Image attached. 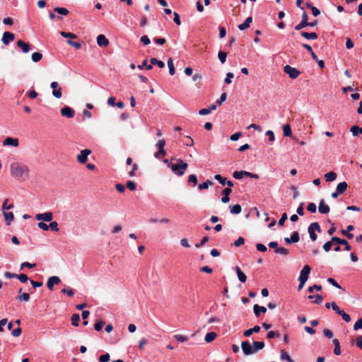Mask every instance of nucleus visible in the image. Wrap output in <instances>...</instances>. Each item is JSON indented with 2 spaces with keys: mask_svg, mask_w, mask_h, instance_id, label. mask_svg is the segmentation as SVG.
I'll use <instances>...</instances> for the list:
<instances>
[{
  "mask_svg": "<svg viewBox=\"0 0 362 362\" xmlns=\"http://www.w3.org/2000/svg\"><path fill=\"white\" fill-rule=\"evenodd\" d=\"M168 167L171 169L172 172L177 175L182 176L185 173V170L188 167V164L184 162L181 159L177 160V163L176 164H169Z\"/></svg>",
  "mask_w": 362,
  "mask_h": 362,
  "instance_id": "nucleus-1",
  "label": "nucleus"
},
{
  "mask_svg": "<svg viewBox=\"0 0 362 362\" xmlns=\"http://www.w3.org/2000/svg\"><path fill=\"white\" fill-rule=\"evenodd\" d=\"M333 243L343 244L344 245V250L346 251H349L351 250V246L349 245V243L346 240L341 239L338 237L333 236L331 238V240H329L324 244L323 249L325 250V251L329 252L331 250V247H332Z\"/></svg>",
  "mask_w": 362,
  "mask_h": 362,
  "instance_id": "nucleus-2",
  "label": "nucleus"
},
{
  "mask_svg": "<svg viewBox=\"0 0 362 362\" xmlns=\"http://www.w3.org/2000/svg\"><path fill=\"white\" fill-rule=\"evenodd\" d=\"M11 174L17 179L23 175V167L21 163L16 162L11 165Z\"/></svg>",
  "mask_w": 362,
  "mask_h": 362,
  "instance_id": "nucleus-3",
  "label": "nucleus"
},
{
  "mask_svg": "<svg viewBox=\"0 0 362 362\" xmlns=\"http://www.w3.org/2000/svg\"><path fill=\"white\" fill-rule=\"evenodd\" d=\"M308 233L310 235V238L312 241H315L317 238V235L315 233V231H317L318 233L321 232V228L318 223L315 222L312 223L308 228Z\"/></svg>",
  "mask_w": 362,
  "mask_h": 362,
  "instance_id": "nucleus-4",
  "label": "nucleus"
},
{
  "mask_svg": "<svg viewBox=\"0 0 362 362\" xmlns=\"http://www.w3.org/2000/svg\"><path fill=\"white\" fill-rule=\"evenodd\" d=\"M165 141L164 139H160L156 144L158 148V151L154 153V156L156 158H160L161 157L166 155V151L165 150Z\"/></svg>",
  "mask_w": 362,
  "mask_h": 362,
  "instance_id": "nucleus-5",
  "label": "nucleus"
},
{
  "mask_svg": "<svg viewBox=\"0 0 362 362\" xmlns=\"http://www.w3.org/2000/svg\"><path fill=\"white\" fill-rule=\"evenodd\" d=\"M284 71L292 79L296 78L300 74V72L297 69L289 65L285 66L284 67Z\"/></svg>",
  "mask_w": 362,
  "mask_h": 362,
  "instance_id": "nucleus-6",
  "label": "nucleus"
},
{
  "mask_svg": "<svg viewBox=\"0 0 362 362\" xmlns=\"http://www.w3.org/2000/svg\"><path fill=\"white\" fill-rule=\"evenodd\" d=\"M50 87L52 88V95L56 98H61L62 96V88L59 86L58 82L53 81L50 84Z\"/></svg>",
  "mask_w": 362,
  "mask_h": 362,
  "instance_id": "nucleus-7",
  "label": "nucleus"
},
{
  "mask_svg": "<svg viewBox=\"0 0 362 362\" xmlns=\"http://www.w3.org/2000/svg\"><path fill=\"white\" fill-rule=\"evenodd\" d=\"M311 271V268L309 265L306 264L303 267L302 270L300 271V276L298 278V281H307L309 274Z\"/></svg>",
  "mask_w": 362,
  "mask_h": 362,
  "instance_id": "nucleus-8",
  "label": "nucleus"
},
{
  "mask_svg": "<svg viewBox=\"0 0 362 362\" xmlns=\"http://www.w3.org/2000/svg\"><path fill=\"white\" fill-rule=\"evenodd\" d=\"M91 153L89 149H83L77 156V160L80 163H85L88 160V156Z\"/></svg>",
  "mask_w": 362,
  "mask_h": 362,
  "instance_id": "nucleus-9",
  "label": "nucleus"
},
{
  "mask_svg": "<svg viewBox=\"0 0 362 362\" xmlns=\"http://www.w3.org/2000/svg\"><path fill=\"white\" fill-rule=\"evenodd\" d=\"M15 39V35L12 33L6 31L4 33L1 41L4 45H8L10 42Z\"/></svg>",
  "mask_w": 362,
  "mask_h": 362,
  "instance_id": "nucleus-10",
  "label": "nucleus"
},
{
  "mask_svg": "<svg viewBox=\"0 0 362 362\" xmlns=\"http://www.w3.org/2000/svg\"><path fill=\"white\" fill-rule=\"evenodd\" d=\"M37 221H43L49 222L53 219V214L52 212H45L43 214H38L35 216Z\"/></svg>",
  "mask_w": 362,
  "mask_h": 362,
  "instance_id": "nucleus-11",
  "label": "nucleus"
},
{
  "mask_svg": "<svg viewBox=\"0 0 362 362\" xmlns=\"http://www.w3.org/2000/svg\"><path fill=\"white\" fill-rule=\"evenodd\" d=\"M241 348L245 355L249 356L254 354L251 344L247 341L241 343Z\"/></svg>",
  "mask_w": 362,
  "mask_h": 362,
  "instance_id": "nucleus-12",
  "label": "nucleus"
},
{
  "mask_svg": "<svg viewBox=\"0 0 362 362\" xmlns=\"http://www.w3.org/2000/svg\"><path fill=\"white\" fill-rule=\"evenodd\" d=\"M74 110L70 107L65 106L61 109V115L67 118H73L74 117Z\"/></svg>",
  "mask_w": 362,
  "mask_h": 362,
  "instance_id": "nucleus-13",
  "label": "nucleus"
},
{
  "mask_svg": "<svg viewBox=\"0 0 362 362\" xmlns=\"http://www.w3.org/2000/svg\"><path fill=\"white\" fill-rule=\"evenodd\" d=\"M59 283H60L59 277H58L57 276H53L48 279V281L47 283V286L49 290L52 291L54 288V286L59 284Z\"/></svg>",
  "mask_w": 362,
  "mask_h": 362,
  "instance_id": "nucleus-14",
  "label": "nucleus"
},
{
  "mask_svg": "<svg viewBox=\"0 0 362 362\" xmlns=\"http://www.w3.org/2000/svg\"><path fill=\"white\" fill-rule=\"evenodd\" d=\"M308 17L307 13H303V15H302V20L300 21L299 24L296 25L295 30H300L303 28L308 26Z\"/></svg>",
  "mask_w": 362,
  "mask_h": 362,
  "instance_id": "nucleus-15",
  "label": "nucleus"
},
{
  "mask_svg": "<svg viewBox=\"0 0 362 362\" xmlns=\"http://www.w3.org/2000/svg\"><path fill=\"white\" fill-rule=\"evenodd\" d=\"M19 145V141L18 139L7 137L3 141V146H11L14 147H17Z\"/></svg>",
  "mask_w": 362,
  "mask_h": 362,
  "instance_id": "nucleus-16",
  "label": "nucleus"
},
{
  "mask_svg": "<svg viewBox=\"0 0 362 362\" xmlns=\"http://www.w3.org/2000/svg\"><path fill=\"white\" fill-rule=\"evenodd\" d=\"M319 212L322 214H327L329 212L330 209L329 206L325 203V202L322 199L319 203Z\"/></svg>",
  "mask_w": 362,
  "mask_h": 362,
  "instance_id": "nucleus-17",
  "label": "nucleus"
},
{
  "mask_svg": "<svg viewBox=\"0 0 362 362\" xmlns=\"http://www.w3.org/2000/svg\"><path fill=\"white\" fill-rule=\"evenodd\" d=\"M150 62L151 64L146 66L147 70H151L152 69V65H157L159 68H163L165 66L164 62L158 60L156 58H151Z\"/></svg>",
  "mask_w": 362,
  "mask_h": 362,
  "instance_id": "nucleus-18",
  "label": "nucleus"
},
{
  "mask_svg": "<svg viewBox=\"0 0 362 362\" xmlns=\"http://www.w3.org/2000/svg\"><path fill=\"white\" fill-rule=\"evenodd\" d=\"M97 43L100 47H107L109 45V40L104 35L100 34L97 37Z\"/></svg>",
  "mask_w": 362,
  "mask_h": 362,
  "instance_id": "nucleus-19",
  "label": "nucleus"
},
{
  "mask_svg": "<svg viewBox=\"0 0 362 362\" xmlns=\"http://www.w3.org/2000/svg\"><path fill=\"white\" fill-rule=\"evenodd\" d=\"M3 214L4 216V221L7 226H9L11 223L13 221V214L12 212H8L7 211H3Z\"/></svg>",
  "mask_w": 362,
  "mask_h": 362,
  "instance_id": "nucleus-20",
  "label": "nucleus"
},
{
  "mask_svg": "<svg viewBox=\"0 0 362 362\" xmlns=\"http://www.w3.org/2000/svg\"><path fill=\"white\" fill-rule=\"evenodd\" d=\"M235 272H236V274H237L239 281L241 283H245L247 280V276L245 274V273L238 267H235Z\"/></svg>",
  "mask_w": 362,
  "mask_h": 362,
  "instance_id": "nucleus-21",
  "label": "nucleus"
},
{
  "mask_svg": "<svg viewBox=\"0 0 362 362\" xmlns=\"http://www.w3.org/2000/svg\"><path fill=\"white\" fill-rule=\"evenodd\" d=\"M21 320V319H17L15 321V323L18 325V327L11 331V334L13 337H18L21 334V328L20 327Z\"/></svg>",
  "mask_w": 362,
  "mask_h": 362,
  "instance_id": "nucleus-22",
  "label": "nucleus"
},
{
  "mask_svg": "<svg viewBox=\"0 0 362 362\" xmlns=\"http://www.w3.org/2000/svg\"><path fill=\"white\" fill-rule=\"evenodd\" d=\"M300 35L308 40H316L317 38V34L316 33H307V32H301Z\"/></svg>",
  "mask_w": 362,
  "mask_h": 362,
  "instance_id": "nucleus-23",
  "label": "nucleus"
},
{
  "mask_svg": "<svg viewBox=\"0 0 362 362\" xmlns=\"http://www.w3.org/2000/svg\"><path fill=\"white\" fill-rule=\"evenodd\" d=\"M260 331V327L259 325H255L254 327L247 329L244 332V336L246 337H250L252 333H257Z\"/></svg>",
  "mask_w": 362,
  "mask_h": 362,
  "instance_id": "nucleus-24",
  "label": "nucleus"
},
{
  "mask_svg": "<svg viewBox=\"0 0 362 362\" xmlns=\"http://www.w3.org/2000/svg\"><path fill=\"white\" fill-rule=\"evenodd\" d=\"M252 18L251 16L247 18L243 23L238 25V28L240 30H244L247 29L250 27V23L252 22Z\"/></svg>",
  "mask_w": 362,
  "mask_h": 362,
  "instance_id": "nucleus-25",
  "label": "nucleus"
},
{
  "mask_svg": "<svg viewBox=\"0 0 362 362\" xmlns=\"http://www.w3.org/2000/svg\"><path fill=\"white\" fill-rule=\"evenodd\" d=\"M347 183L346 182H341L339 183L337 186L336 190L340 194H343L347 189Z\"/></svg>",
  "mask_w": 362,
  "mask_h": 362,
  "instance_id": "nucleus-26",
  "label": "nucleus"
},
{
  "mask_svg": "<svg viewBox=\"0 0 362 362\" xmlns=\"http://www.w3.org/2000/svg\"><path fill=\"white\" fill-rule=\"evenodd\" d=\"M354 228V226L349 225L347 226L346 230H341V233L344 235H346L349 239H351L354 237V235L352 233H350L349 232L353 230Z\"/></svg>",
  "mask_w": 362,
  "mask_h": 362,
  "instance_id": "nucleus-27",
  "label": "nucleus"
},
{
  "mask_svg": "<svg viewBox=\"0 0 362 362\" xmlns=\"http://www.w3.org/2000/svg\"><path fill=\"white\" fill-rule=\"evenodd\" d=\"M216 337L217 334L216 332H211L205 335L204 340L206 342L210 343L213 341L216 338Z\"/></svg>",
  "mask_w": 362,
  "mask_h": 362,
  "instance_id": "nucleus-28",
  "label": "nucleus"
},
{
  "mask_svg": "<svg viewBox=\"0 0 362 362\" xmlns=\"http://www.w3.org/2000/svg\"><path fill=\"white\" fill-rule=\"evenodd\" d=\"M252 344L254 347V353L259 351V350H262L265 346L264 341H253Z\"/></svg>",
  "mask_w": 362,
  "mask_h": 362,
  "instance_id": "nucleus-29",
  "label": "nucleus"
},
{
  "mask_svg": "<svg viewBox=\"0 0 362 362\" xmlns=\"http://www.w3.org/2000/svg\"><path fill=\"white\" fill-rule=\"evenodd\" d=\"M253 309H254V313L255 314L256 316H259L260 314V312L264 313L267 312V308L265 307L259 306L257 304H255L254 305Z\"/></svg>",
  "mask_w": 362,
  "mask_h": 362,
  "instance_id": "nucleus-30",
  "label": "nucleus"
},
{
  "mask_svg": "<svg viewBox=\"0 0 362 362\" xmlns=\"http://www.w3.org/2000/svg\"><path fill=\"white\" fill-rule=\"evenodd\" d=\"M325 177L327 182H332L337 179V174L333 171H330L325 175Z\"/></svg>",
  "mask_w": 362,
  "mask_h": 362,
  "instance_id": "nucleus-31",
  "label": "nucleus"
},
{
  "mask_svg": "<svg viewBox=\"0 0 362 362\" xmlns=\"http://www.w3.org/2000/svg\"><path fill=\"white\" fill-rule=\"evenodd\" d=\"M242 210V207L240 204H235L230 206V211L233 214H240Z\"/></svg>",
  "mask_w": 362,
  "mask_h": 362,
  "instance_id": "nucleus-32",
  "label": "nucleus"
},
{
  "mask_svg": "<svg viewBox=\"0 0 362 362\" xmlns=\"http://www.w3.org/2000/svg\"><path fill=\"white\" fill-rule=\"evenodd\" d=\"M280 358L281 359L286 360L288 362H294V361L291 358L289 354L285 350H281Z\"/></svg>",
  "mask_w": 362,
  "mask_h": 362,
  "instance_id": "nucleus-33",
  "label": "nucleus"
},
{
  "mask_svg": "<svg viewBox=\"0 0 362 362\" xmlns=\"http://www.w3.org/2000/svg\"><path fill=\"white\" fill-rule=\"evenodd\" d=\"M350 132L352 133L353 136H356L359 134H362V127H359L356 125L352 126L351 127Z\"/></svg>",
  "mask_w": 362,
  "mask_h": 362,
  "instance_id": "nucleus-34",
  "label": "nucleus"
},
{
  "mask_svg": "<svg viewBox=\"0 0 362 362\" xmlns=\"http://www.w3.org/2000/svg\"><path fill=\"white\" fill-rule=\"evenodd\" d=\"M283 132L284 136H291L292 135L291 128L288 124L283 126Z\"/></svg>",
  "mask_w": 362,
  "mask_h": 362,
  "instance_id": "nucleus-35",
  "label": "nucleus"
},
{
  "mask_svg": "<svg viewBox=\"0 0 362 362\" xmlns=\"http://www.w3.org/2000/svg\"><path fill=\"white\" fill-rule=\"evenodd\" d=\"M167 64H168V66L169 68V74L171 76H173L175 74V67H174L173 59L171 58H169L168 59Z\"/></svg>",
  "mask_w": 362,
  "mask_h": 362,
  "instance_id": "nucleus-36",
  "label": "nucleus"
},
{
  "mask_svg": "<svg viewBox=\"0 0 362 362\" xmlns=\"http://www.w3.org/2000/svg\"><path fill=\"white\" fill-rule=\"evenodd\" d=\"M247 171L241 170V171H235L233 173V177L235 179H242L243 176H246Z\"/></svg>",
  "mask_w": 362,
  "mask_h": 362,
  "instance_id": "nucleus-37",
  "label": "nucleus"
},
{
  "mask_svg": "<svg viewBox=\"0 0 362 362\" xmlns=\"http://www.w3.org/2000/svg\"><path fill=\"white\" fill-rule=\"evenodd\" d=\"M31 59L33 62H38L42 59V54L40 52H34L32 54Z\"/></svg>",
  "mask_w": 362,
  "mask_h": 362,
  "instance_id": "nucleus-38",
  "label": "nucleus"
},
{
  "mask_svg": "<svg viewBox=\"0 0 362 362\" xmlns=\"http://www.w3.org/2000/svg\"><path fill=\"white\" fill-rule=\"evenodd\" d=\"M79 320H80V315L78 314L72 315L71 324L73 326L78 327Z\"/></svg>",
  "mask_w": 362,
  "mask_h": 362,
  "instance_id": "nucleus-39",
  "label": "nucleus"
},
{
  "mask_svg": "<svg viewBox=\"0 0 362 362\" xmlns=\"http://www.w3.org/2000/svg\"><path fill=\"white\" fill-rule=\"evenodd\" d=\"M213 185V182L211 180H206V182H203L202 184L199 185L198 188L199 190H203L208 189L209 186H211Z\"/></svg>",
  "mask_w": 362,
  "mask_h": 362,
  "instance_id": "nucleus-40",
  "label": "nucleus"
},
{
  "mask_svg": "<svg viewBox=\"0 0 362 362\" xmlns=\"http://www.w3.org/2000/svg\"><path fill=\"white\" fill-rule=\"evenodd\" d=\"M54 11L58 13L59 14L66 16L69 13L68 9L62 7H57L54 8Z\"/></svg>",
  "mask_w": 362,
  "mask_h": 362,
  "instance_id": "nucleus-41",
  "label": "nucleus"
},
{
  "mask_svg": "<svg viewBox=\"0 0 362 362\" xmlns=\"http://www.w3.org/2000/svg\"><path fill=\"white\" fill-rule=\"evenodd\" d=\"M275 252L276 254H279L281 255H287L288 254V250L285 247H277L275 250Z\"/></svg>",
  "mask_w": 362,
  "mask_h": 362,
  "instance_id": "nucleus-42",
  "label": "nucleus"
},
{
  "mask_svg": "<svg viewBox=\"0 0 362 362\" xmlns=\"http://www.w3.org/2000/svg\"><path fill=\"white\" fill-rule=\"evenodd\" d=\"M218 59H219L220 62H221L222 64H223V63H225V62H226V57H227V54H226V52H224L220 51V52H218Z\"/></svg>",
  "mask_w": 362,
  "mask_h": 362,
  "instance_id": "nucleus-43",
  "label": "nucleus"
},
{
  "mask_svg": "<svg viewBox=\"0 0 362 362\" xmlns=\"http://www.w3.org/2000/svg\"><path fill=\"white\" fill-rule=\"evenodd\" d=\"M61 35L63 36L64 37H66V38H72V39H76L77 37L76 35L72 33H66V32H64V31H62L60 33Z\"/></svg>",
  "mask_w": 362,
  "mask_h": 362,
  "instance_id": "nucleus-44",
  "label": "nucleus"
},
{
  "mask_svg": "<svg viewBox=\"0 0 362 362\" xmlns=\"http://www.w3.org/2000/svg\"><path fill=\"white\" fill-rule=\"evenodd\" d=\"M110 359V356L108 353L103 354L99 356L98 361L100 362H108Z\"/></svg>",
  "mask_w": 362,
  "mask_h": 362,
  "instance_id": "nucleus-45",
  "label": "nucleus"
},
{
  "mask_svg": "<svg viewBox=\"0 0 362 362\" xmlns=\"http://www.w3.org/2000/svg\"><path fill=\"white\" fill-rule=\"evenodd\" d=\"M174 337L177 341L180 342H185L188 340V337L187 336L182 334H175Z\"/></svg>",
  "mask_w": 362,
  "mask_h": 362,
  "instance_id": "nucleus-46",
  "label": "nucleus"
},
{
  "mask_svg": "<svg viewBox=\"0 0 362 362\" xmlns=\"http://www.w3.org/2000/svg\"><path fill=\"white\" fill-rule=\"evenodd\" d=\"M49 229H51L52 231L58 232L59 228H58V223L57 221H52L49 224Z\"/></svg>",
  "mask_w": 362,
  "mask_h": 362,
  "instance_id": "nucleus-47",
  "label": "nucleus"
},
{
  "mask_svg": "<svg viewBox=\"0 0 362 362\" xmlns=\"http://www.w3.org/2000/svg\"><path fill=\"white\" fill-rule=\"evenodd\" d=\"M215 180L218 181L222 185H226V178L222 177L221 175H216L214 176Z\"/></svg>",
  "mask_w": 362,
  "mask_h": 362,
  "instance_id": "nucleus-48",
  "label": "nucleus"
},
{
  "mask_svg": "<svg viewBox=\"0 0 362 362\" xmlns=\"http://www.w3.org/2000/svg\"><path fill=\"white\" fill-rule=\"evenodd\" d=\"M8 199H6L4 203H3V205H2V211H8V209H11L12 208H13V204H8Z\"/></svg>",
  "mask_w": 362,
  "mask_h": 362,
  "instance_id": "nucleus-49",
  "label": "nucleus"
},
{
  "mask_svg": "<svg viewBox=\"0 0 362 362\" xmlns=\"http://www.w3.org/2000/svg\"><path fill=\"white\" fill-rule=\"evenodd\" d=\"M290 239L293 243L298 242L300 239L298 233L296 231L293 232Z\"/></svg>",
  "mask_w": 362,
  "mask_h": 362,
  "instance_id": "nucleus-50",
  "label": "nucleus"
},
{
  "mask_svg": "<svg viewBox=\"0 0 362 362\" xmlns=\"http://www.w3.org/2000/svg\"><path fill=\"white\" fill-rule=\"evenodd\" d=\"M308 298L310 299H313L314 298H315V300H314V303H316V304H320L322 301V296H320V295H317L316 296H309Z\"/></svg>",
  "mask_w": 362,
  "mask_h": 362,
  "instance_id": "nucleus-51",
  "label": "nucleus"
},
{
  "mask_svg": "<svg viewBox=\"0 0 362 362\" xmlns=\"http://www.w3.org/2000/svg\"><path fill=\"white\" fill-rule=\"evenodd\" d=\"M188 182L193 183L194 186L197 185V175L194 174L190 175L188 177Z\"/></svg>",
  "mask_w": 362,
  "mask_h": 362,
  "instance_id": "nucleus-52",
  "label": "nucleus"
},
{
  "mask_svg": "<svg viewBox=\"0 0 362 362\" xmlns=\"http://www.w3.org/2000/svg\"><path fill=\"white\" fill-rule=\"evenodd\" d=\"M103 325L104 322L103 320H99L94 325V328L96 331L99 332L102 329Z\"/></svg>",
  "mask_w": 362,
  "mask_h": 362,
  "instance_id": "nucleus-53",
  "label": "nucleus"
},
{
  "mask_svg": "<svg viewBox=\"0 0 362 362\" xmlns=\"http://www.w3.org/2000/svg\"><path fill=\"white\" fill-rule=\"evenodd\" d=\"M307 209L311 213H315L317 211V206L315 203H309Z\"/></svg>",
  "mask_w": 362,
  "mask_h": 362,
  "instance_id": "nucleus-54",
  "label": "nucleus"
},
{
  "mask_svg": "<svg viewBox=\"0 0 362 362\" xmlns=\"http://www.w3.org/2000/svg\"><path fill=\"white\" fill-rule=\"evenodd\" d=\"M331 305H332V310H334L338 315H340V313H341L343 310L339 308V306L337 305V303L335 302H332L331 303Z\"/></svg>",
  "mask_w": 362,
  "mask_h": 362,
  "instance_id": "nucleus-55",
  "label": "nucleus"
},
{
  "mask_svg": "<svg viewBox=\"0 0 362 362\" xmlns=\"http://www.w3.org/2000/svg\"><path fill=\"white\" fill-rule=\"evenodd\" d=\"M234 75L233 73L231 72H228L227 74H226V77L225 78V83H227V84H230L231 83V78H233Z\"/></svg>",
  "mask_w": 362,
  "mask_h": 362,
  "instance_id": "nucleus-56",
  "label": "nucleus"
},
{
  "mask_svg": "<svg viewBox=\"0 0 362 362\" xmlns=\"http://www.w3.org/2000/svg\"><path fill=\"white\" fill-rule=\"evenodd\" d=\"M256 247L258 251L262 252H264L267 250V247L262 243H257L256 245Z\"/></svg>",
  "mask_w": 362,
  "mask_h": 362,
  "instance_id": "nucleus-57",
  "label": "nucleus"
},
{
  "mask_svg": "<svg viewBox=\"0 0 362 362\" xmlns=\"http://www.w3.org/2000/svg\"><path fill=\"white\" fill-rule=\"evenodd\" d=\"M227 98L226 93H223L220 97V98L217 100V103L218 105H221L223 102L226 101Z\"/></svg>",
  "mask_w": 362,
  "mask_h": 362,
  "instance_id": "nucleus-58",
  "label": "nucleus"
},
{
  "mask_svg": "<svg viewBox=\"0 0 362 362\" xmlns=\"http://www.w3.org/2000/svg\"><path fill=\"white\" fill-rule=\"evenodd\" d=\"M208 241H209V238H208L207 236H205V237H204V238L202 239V240H201L200 243H199V244L197 243V244H196V245H195V247H196L197 248H199V247H202V246L204 245H205Z\"/></svg>",
  "mask_w": 362,
  "mask_h": 362,
  "instance_id": "nucleus-59",
  "label": "nucleus"
},
{
  "mask_svg": "<svg viewBox=\"0 0 362 362\" xmlns=\"http://www.w3.org/2000/svg\"><path fill=\"white\" fill-rule=\"evenodd\" d=\"M362 329V318H360L354 325V329L355 331Z\"/></svg>",
  "mask_w": 362,
  "mask_h": 362,
  "instance_id": "nucleus-60",
  "label": "nucleus"
},
{
  "mask_svg": "<svg viewBox=\"0 0 362 362\" xmlns=\"http://www.w3.org/2000/svg\"><path fill=\"white\" fill-rule=\"evenodd\" d=\"M245 243V239L243 237H240L234 242V245L239 247Z\"/></svg>",
  "mask_w": 362,
  "mask_h": 362,
  "instance_id": "nucleus-61",
  "label": "nucleus"
},
{
  "mask_svg": "<svg viewBox=\"0 0 362 362\" xmlns=\"http://www.w3.org/2000/svg\"><path fill=\"white\" fill-rule=\"evenodd\" d=\"M340 315L345 322H349L351 321V317L349 316V315L346 314L344 310L342 311L341 313H340Z\"/></svg>",
  "mask_w": 362,
  "mask_h": 362,
  "instance_id": "nucleus-62",
  "label": "nucleus"
},
{
  "mask_svg": "<svg viewBox=\"0 0 362 362\" xmlns=\"http://www.w3.org/2000/svg\"><path fill=\"white\" fill-rule=\"evenodd\" d=\"M127 187L131 191H134L136 189V184L133 181H128L127 183Z\"/></svg>",
  "mask_w": 362,
  "mask_h": 362,
  "instance_id": "nucleus-63",
  "label": "nucleus"
},
{
  "mask_svg": "<svg viewBox=\"0 0 362 362\" xmlns=\"http://www.w3.org/2000/svg\"><path fill=\"white\" fill-rule=\"evenodd\" d=\"M140 40L144 45H147L150 43V39L147 35H143Z\"/></svg>",
  "mask_w": 362,
  "mask_h": 362,
  "instance_id": "nucleus-64",
  "label": "nucleus"
}]
</instances>
